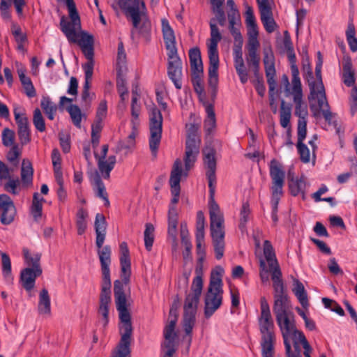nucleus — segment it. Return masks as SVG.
<instances>
[{"label":"nucleus","instance_id":"obj_1","mask_svg":"<svg viewBox=\"0 0 357 357\" xmlns=\"http://www.w3.org/2000/svg\"><path fill=\"white\" fill-rule=\"evenodd\" d=\"M131 267L121 266V280L114 282V295L116 310L119 312L120 324L119 326L121 339L115 349L112 352V357H130V345L132 340V326L131 314L124 291V285L130 282Z\"/></svg>","mask_w":357,"mask_h":357},{"label":"nucleus","instance_id":"obj_2","mask_svg":"<svg viewBox=\"0 0 357 357\" xmlns=\"http://www.w3.org/2000/svg\"><path fill=\"white\" fill-rule=\"evenodd\" d=\"M206 255H198L197 265L195 268L196 276L194 278L191 292L186 294L183 305V328L186 335H191L196 321L198 303L203 289L202 264Z\"/></svg>","mask_w":357,"mask_h":357},{"label":"nucleus","instance_id":"obj_3","mask_svg":"<svg viewBox=\"0 0 357 357\" xmlns=\"http://www.w3.org/2000/svg\"><path fill=\"white\" fill-rule=\"evenodd\" d=\"M162 32L165 48L167 51V75L177 89L182 87V61L178 54L176 37L168 20L162 19Z\"/></svg>","mask_w":357,"mask_h":357},{"label":"nucleus","instance_id":"obj_4","mask_svg":"<svg viewBox=\"0 0 357 357\" xmlns=\"http://www.w3.org/2000/svg\"><path fill=\"white\" fill-rule=\"evenodd\" d=\"M260 316L258 318L261 333V352L262 357H274L276 335L275 324L269 304L264 296L260 298Z\"/></svg>","mask_w":357,"mask_h":357},{"label":"nucleus","instance_id":"obj_5","mask_svg":"<svg viewBox=\"0 0 357 357\" xmlns=\"http://www.w3.org/2000/svg\"><path fill=\"white\" fill-rule=\"evenodd\" d=\"M181 176H183L182 162L180 159L177 158L174 162L169 178L171 192L173 197L171 200L172 205L169 206L168 211L167 228L168 236L172 238V245L175 248L177 246V226L178 215L174 205L176 204L179 200Z\"/></svg>","mask_w":357,"mask_h":357},{"label":"nucleus","instance_id":"obj_6","mask_svg":"<svg viewBox=\"0 0 357 357\" xmlns=\"http://www.w3.org/2000/svg\"><path fill=\"white\" fill-rule=\"evenodd\" d=\"M107 227V222L105 215L102 213H97L94 222V229L96 234V245L98 248V255L101 266V284H112L109 269L112 255L111 247L108 245L102 246L106 236Z\"/></svg>","mask_w":357,"mask_h":357},{"label":"nucleus","instance_id":"obj_7","mask_svg":"<svg viewBox=\"0 0 357 357\" xmlns=\"http://www.w3.org/2000/svg\"><path fill=\"white\" fill-rule=\"evenodd\" d=\"M215 192H209L210 230L215 258L220 260L225 252V227L224 218L220 207L214 199Z\"/></svg>","mask_w":357,"mask_h":357},{"label":"nucleus","instance_id":"obj_8","mask_svg":"<svg viewBox=\"0 0 357 357\" xmlns=\"http://www.w3.org/2000/svg\"><path fill=\"white\" fill-rule=\"evenodd\" d=\"M119 8L124 12L127 17H130L132 26L139 29L141 34L146 41L151 40V25L149 20L142 21V17L146 15V8L143 0H119L117 3Z\"/></svg>","mask_w":357,"mask_h":357},{"label":"nucleus","instance_id":"obj_9","mask_svg":"<svg viewBox=\"0 0 357 357\" xmlns=\"http://www.w3.org/2000/svg\"><path fill=\"white\" fill-rule=\"evenodd\" d=\"M61 31L66 35L68 41L72 43H78L82 52L87 59V61H94V37L86 31H81L80 40H77L76 29H80L78 25L66 20L65 16H62L60 21Z\"/></svg>","mask_w":357,"mask_h":357},{"label":"nucleus","instance_id":"obj_10","mask_svg":"<svg viewBox=\"0 0 357 357\" xmlns=\"http://www.w3.org/2000/svg\"><path fill=\"white\" fill-rule=\"evenodd\" d=\"M61 31L66 35L68 41L72 43H78L82 52L87 59V61H94V37L86 31H81L80 40H77L76 29H80L78 25L66 20L65 16H62L60 21Z\"/></svg>","mask_w":357,"mask_h":357},{"label":"nucleus","instance_id":"obj_11","mask_svg":"<svg viewBox=\"0 0 357 357\" xmlns=\"http://www.w3.org/2000/svg\"><path fill=\"white\" fill-rule=\"evenodd\" d=\"M219 271L212 272L207 292L204 297V317L210 318L222 303V274L224 270L218 267Z\"/></svg>","mask_w":357,"mask_h":357},{"label":"nucleus","instance_id":"obj_12","mask_svg":"<svg viewBox=\"0 0 357 357\" xmlns=\"http://www.w3.org/2000/svg\"><path fill=\"white\" fill-rule=\"evenodd\" d=\"M277 324L281 331L285 349H290V337L296 335L302 341L305 339L304 333L297 329L294 314L290 310L274 313Z\"/></svg>","mask_w":357,"mask_h":357},{"label":"nucleus","instance_id":"obj_13","mask_svg":"<svg viewBox=\"0 0 357 357\" xmlns=\"http://www.w3.org/2000/svg\"><path fill=\"white\" fill-rule=\"evenodd\" d=\"M269 174L272 180L271 190V213H278V204L283 195L285 172L282 165L275 159H273L269 165Z\"/></svg>","mask_w":357,"mask_h":357},{"label":"nucleus","instance_id":"obj_14","mask_svg":"<svg viewBox=\"0 0 357 357\" xmlns=\"http://www.w3.org/2000/svg\"><path fill=\"white\" fill-rule=\"evenodd\" d=\"M202 140L199 135H187L185 140V151L183 158L185 170L183 176H188V171L194 166L199 154Z\"/></svg>","mask_w":357,"mask_h":357},{"label":"nucleus","instance_id":"obj_15","mask_svg":"<svg viewBox=\"0 0 357 357\" xmlns=\"http://www.w3.org/2000/svg\"><path fill=\"white\" fill-rule=\"evenodd\" d=\"M323 65V57L320 51L317 53V61L315 66V76L319 89L317 90V96L319 95L320 98H318V106L314 104H310V109L313 112V115L317 116L321 112V107L324 105V100H326V96L325 92L324 85L322 81L321 68Z\"/></svg>","mask_w":357,"mask_h":357},{"label":"nucleus","instance_id":"obj_16","mask_svg":"<svg viewBox=\"0 0 357 357\" xmlns=\"http://www.w3.org/2000/svg\"><path fill=\"white\" fill-rule=\"evenodd\" d=\"M108 150V144H103L100 154H98L95 150L93 153L94 157L97 160L98 169L105 179L109 178L110 172L114 169L116 162L115 155H109L108 158L106 159Z\"/></svg>","mask_w":357,"mask_h":357},{"label":"nucleus","instance_id":"obj_17","mask_svg":"<svg viewBox=\"0 0 357 357\" xmlns=\"http://www.w3.org/2000/svg\"><path fill=\"white\" fill-rule=\"evenodd\" d=\"M111 287L112 284H101L98 314L102 316L100 322L104 328L107 327L109 323V305L112 301Z\"/></svg>","mask_w":357,"mask_h":357},{"label":"nucleus","instance_id":"obj_18","mask_svg":"<svg viewBox=\"0 0 357 357\" xmlns=\"http://www.w3.org/2000/svg\"><path fill=\"white\" fill-rule=\"evenodd\" d=\"M215 151L211 149L204 153V163L206 168V175L208 181L209 192H215V184L216 183V160Z\"/></svg>","mask_w":357,"mask_h":357},{"label":"nucleus","instance_id":"obj_19","mask_svg":"<svg viewBox=\"0 0 357 357\" xmlns=\"http://www.w3.org/2000/svg\"><path fill=\"white\" fill-rule=\"evenodd\" d=\"M1 222L4 225L11 224L16 214V208L11 198L6 194L0 195Z\"/></svg>","mask_w":357,"mask_h":357},{"label":"nucleus","instance_id":"obj_20","mask_svg":"<svg viewBox=\"0 0 357 357\" xmlns=\"http://www.w3.org/2000/svg\"><path fill=\"white\" fill-rule=\"evenodd\" d=\"M263 62L267 82H276V70L275 67V56L271 45L263 50Z\"/></svg>","mask_w":357,"mask_h":357},{"label":"nucleus","instance_id":"obj_21","mask_svg":"<svg viewBox=\"0 0 357 357\" xmlns=\"http://www.w3.org/2000/svg\"><path fill=\"white\" fill-rule=\"evenodd\" d=\"M42 269H33L27 267L22 270L20 281L23 288L31 291L35 287L36 279L42 275Z\"/></svg>","mask_w":357,"mask_h":357},{"label":"nucleus","instance_id":"obj_22","mask_svg":"<svg viewBox=\"0 0 357 357\" xmlns=\"http://www.w3.org/2000/svg\"><path fill=\"white\" fill-rule=\"evenodd\" d=\"M42 269H33L27 267L22 270L20 281L23 288L31 291L35 287L36 279L42 275Z\"/></svg>","mask_w":357,"mask_h":357},{"label":"nucleus","instance_id":"obj_23","mask_svg":"<svg viewBox=\"0 0 357 357\" xmlns=\"http://www.w3.org/2000/svg\"><path fill=\"white\" fill-rule=\"evenodd\" d=\"M343 82L347 86H352L355 84V72L353 70V64L351 57L349 54L343 56Z\"/></svg>","mask_w":357,"mask_h":357},{"label":"nucleus","instance_id":"obj_24","mask_svg":"<svg viewBox=\"0 0 357 357\" xmlns=\"http://www.w3.org/2000/svg\"><path fill=\"white\" fill-rule=\"evenodd\" d=\"M303 71V77L304 80L307 83L310 89V94L308 96L309 101L313 100L317 96L316 89V82L314 80V75L311 64H303L301 67Z\"/></svg>","mask_w":357,"mask_h":357},{"label":"nucleus","instance_id":"obj_25","mask_svg":"<svg viewBox=\"0 0 357 357\" xmlns=\"http://www.w3.org/2000/svg\"><path fill=\"white\" fill-rule=\"evenodd\" d=\"M215 18H211L209 23L211 38L210 43L208 45V53H218V43L222 40V35L215 24Z\"/></svg>","mask_w":357,"mask_h":357},{"label":"nucleus","instance_id":"obj_26","mask_svg":"<svg viewBox=\"0 0 357 357\" xmlns=\"http://www.w3.org/2000/svg\"><path fill=\"white\" fill-rule=\"evenodd\" d=\"M169 328L168 330H166L165 337H164L165 340L161 343V349L165 350L163 357H172L178 347V339L170 337L172 325Z\"/></svg>","mask_w":357,"mask_h":357},{"label":"nucleus","instance_id":"obj_27","mask_svg":"<svg viewBox=\"0 0 357 357\" xmlns=\"http://www.w3.org/2000/svg\"><path fill=\"white\" fill-rule=\"evenodd\" d=\"M149 129L150 134H162V116L155 106L151 110Z\"/></svg>","mask_w":357,"mask_h":357},{"label":"nucleus","instance_id":"obj_28","mask_svg":"<svg viewBox=\"0 0 357 357\" xmlns=\"http://www.w3.org/2000/svg\"><path fill=\"white\" fill-rule=\"evenodd\" d=\"M292 291L298 298L301 305L304 307L309 305L307 294L303 284L298 279H293V288Z\"/></svg>","mask_w":357,"mask_h":357},{"label":"nucleus","instance_id":"obj_29","mask_svg":"<svg viewBox=\"0 0 357 357\" xmlns=\"http://www.w3.org/2000/svg\"><path fill=\"white\" fill-rule=\"evenodd\" d=\"M94 185L96 196L102 199L104 201V205L106 207H109L110 202L108 198V194L106 191L105 185L98 172H96L94 177Z\"/></svg>","mask_w":357,"mask_h":357},{"label":"nucleus","instance_id":"obj_30","mask_svg":"<svg viewBox=\"0 0 357 357\" xmlns=\"http://www.w3.org/2000/svg\"><path fill=\"white\" fill-rule=\"evenodd\" d=\"M45 202V199L40 197L38 192L33 193L31 206V213L36 222H38L42 217L43 202Z\"/></svg>","mask_w":357,"mask_h":357},{"label":"nucleus","instance_id":"obj_31","mask_svg":"<svg viewBox=\"0 0 357 357\" xmlns=\"http://www.w3.org/2000/svg\"><path fill=\"white\" fill-rule=\"evenodd\" d=\"M38 310L42 314H50L51 312L50 297L46 289H43L40 292Z\"/></svg>","mask_w":357,"mask_h":357},{"label":"nucleus","instance_id":"obj_32","mask_svg":"<svg viewBox=\"0 0 357 357\" xmlns=\"http://www.w3.org/2000/svg\"><path fill=\"white\" fill-rule=\"evenodd\" d=\"M14 116L17 126V134H30L29 120L26 114H21L15 109Z\"/></svg>","mask_w":357,"mask_h":357},{"label":"nucleus","instance_id":"obj_33","mask_svg":"<svg viewBox=\"0 0 357 357\" xmlns=\"http://www.w3.org/2000/svg\"><path fill=\"white\" fill-rule=\"evenodd\" d=\"M180 236L181 239V243L185 247V251L183 252V257L185 258L188 256L191 252L192 249V243L190 241V238L187 227V224L185 222H181L180 225Z\"/></svg>","mask_w":357,"mask_h":357},{"label":"nucleus","instance_id":"obj_34","mask_svg":"<svg viewBox=\"0 0 357 357\" xmlns=\"http://www.w3.org/2000/svg\"><path fill=\"white\" fill-rule=\"evenodd\" d=\"M225 0H210L213 12L216 14L215 20L218 24L223 26L226 22V16L222 6Z\"/></svg>","mask_w":357,"mask_h":357},{"label":"nucleus","instance_id":"obj_35","mask_svg":"<svg viewBox=\"0 0 357 357\" xmlns=\"http://www.w3.org/2000/svg\"><path fill=\"white\" fill-rule=\"evenodd\" d=\"M290 301L287 294L274 295L273 313L289 310Z\"/></svg>","mask_w":357,"mask_h":357},{"label":"nucleus","instance_id":"obj_36","mask_svg":"<svg viewBox=\"0 0 357 357\" xmlns=\"http://www.w3.org/2000/svg\"><path fill=\"white\" fill-rule=\"evenodd\" d=\"M52 161L54 169V174L55 180L61 181V177H63V172L61 168V158L58 149L54 148L52 151Z\"/></svg>","mask_w":357,"mask_h":357},{"label":"nucleus","instance_id":"obj_37","mask_svg":"<svg viewBox=\"0 0 357 357\" xmlns=\"http://www.w3.org/2000/svg\"><path fill=\"white\" fill-rule=\"evenodd\" d=\"M305 185V181L303 177L300 178L292 177L289 179V188L292 196L296 197L300 193H304Z\"/></svg>","mask_w":357,"mask_h":357},{"label":"nucleus","instance_id":"obj_38","mask_svg":"<svg viewBox=\"0 0 357 357\" xmlns=\"http://www.w3.org/2000/svg\"><path fill=\"white\" fill-rule=\"evenodd\" d=\"M2 264V275L8 283H11L13 278L11 273V261L10 257L5 252H0Z\"/></svg>","mask_w":357,"mask_h":357},{"label":"nucleus","instance_id":"obj_39","mask_svg":"<svg viewBox=\"0 0 357 357\" xmlns=\"http://www.w3.org/2000/svg\"><path fill=\"white\" fill-rule=\"evenodd\" d=\"M33 169L29 161L23 160L21 169V179L24 185H31L33 182Z\"/></svg>","mask_w":357,"mask_h":357},{"label":"nucleus","instance_id":"obj_40","mask_svg":"<svg viewBox=\"0 0 357 357\" xmlns=\"http://www.w3.org/2000/svg\"><path fill=\"white\" fill-rule=\"evenodd\" d=\"M326 101V106L328 107L326 110H322V114L324 115V117L326 120V121L328 123V126H333L334 129L335 130L336 134H340L341 126L337 121V114L332 113L329 110V105L327 102V100Z\"/></svg>","mask_w":357,"mask_h":357},{"label":"nucleus","instance_id":"obj_41","mask_svg":"<svg viewBox=\"0 0 357 357\" xmlns=\"http://www.w3.org/2000/svg\"><path fill=\"white\" fill-rule=\"evenodd\" d=\"M40 106L50 120H53L56 112V105L54 104L50 97L43 96L40 101Z\"/></svg>","mask_w":357,"mask_h":357},{"label":"nucleus","instance_id":"obj_42","mask_svg":"<svg viewBox=\"0 0 357 357\" xmlns=\"http://www.w3.org/2000/svg\"><path fill=\"white\" fill-rule=\"evenodd\" d=\"M190 68H204L199 47H195L189 50Z\"/></svg>","mask_w":357,"mask_h":357},{"label":"nucleus","instance_id":"obj_43","mask_svg":"<svg viewBox=\"0 0 357 357\" xmlns=\"http://www.w3.org/2000/svg\"><path fill=\"white\" fill-rule=\"evenodd\" d=\"M297 149L300 155L301 160L304 163H307L310 159V150L307 145L303 143L307 135H298Z\"/></svg>","mask_w":357,"mask_h":357},{"label":"nucleus","instance_id":"obj_44","mask_svg":"<svg viewBox=\"0 0 357 357\" xmlns=\"http://www.w3.org/2000/svg\"><path fill=\"white\" fill-rule=\"evenodd\" d=\"M234 67L241 82L244 84L248 80V74L243 57L234 58Z\"/></svg>","mask_w":357,"mask_h":357},{"label":"nucleus","instance_id":"obj_45","mask_svg":"<svg viewBox=\"0 0 357 357\" xmlns=\"http://www.w3.org/2000/svg\"><path fill=\"white\" fill-rule=\"evenodd\" d=\"M126 68L122 65L118 64L116 67V89L118 91L128 90L127 82L126 77Z\"/></svg>","mask_w":357,"mask_h":357},{"label":"nucleus","instance_id":"obj_46","mask_svg":"<svg viewBox=\"0 0 357 357\" xmlns=\"http://www.w3.org/2000/svg\"><path fill=\"white\" fill-rule=\"evenodd\" d=\"M263 251L265 259L267 261L269 266H273L274 264H277V262L278 261L276 258L274 248L270 241H264Z\"/></svg>","mask_w":357,"mask_h":357},{"label":"nucleus","instance_id":"obj_47","mask_svg":"<svg viewBox=\"0 0 357 357\" xmlns=\"http://www.w3.org/2000/svg\"><path fill=\"white\" fill-rule=\"evenodd\" d=\"M260 17L266 31L268 33H273L278 27V24L273 16V12L270 11L267 13L260 14Z\"/></svg>","mask_w":357,"mask_h":357},{"label":"nucleus","instance_id":"obj_48","mask_svg":"<svg viewBox=\"0 0 357 357\" xmlns=\"http://www.w3.org/2000/svg\"><path fill=\"white\" fill-rule=\"evenodd\" d=\"M23 255H24V257L26 261V263L29 266H32V267H30L31 268L42 269L40 264V257H41L40 253H36L33 255H31L27 248H23Z\"/></svg>","mask_w":357,"mask_h":357},{"label":"nucleus","instance_id":"obj_49","mask_svg":"<svg viewBox=\"0 0 357 357\" xmlns=\"http://www.w3.org/2000/svg\"><path fill=\"white\" fill-rule=\"evenodd\" d=\"M87 216L88 213L86 210H84L83 208H80L78 209L77 213L76 220V227L77 229L78 235H82L86 231L87 224L85 219Z\"/></svg>","mask_w":357,"mask_h":357},{"label":"nucleus","instance_id":"obj_50","mask_svg":"<svg viewBox=\"0 0 357 357\" xmlns=\"http://www.w3.org/2000/svg\"><path fill=\"white\" fill-rule=\"evenodd\" d=\"M209 66L208 70V77L218 76V68L220 64L219 53H208Z\"/></svg>","mask_w":357,"mask_h":357},{"label":"nucleus","instance_id":"obj_51","mask_svg":"<svg viewBox=\"0 0 357 357\" xmlns=\"http://www.w3.org/2000/svg\"><path fill=\"white\" fill-rule=\"evenodd\" d=\"M66 110L69 113L73 124L77 127H80L82 113L79 107L77 105L70 104Z\"/></svg>","mask_w":357,"mask_h":357},{"label":"nucleus","instance_id":"obj_52","mask_svg":"<svg viewBox=\"0 0 357 357\" xmlns=\"http://www.w3.org/2000/svg\"><path fill=\"white\" fill-rule=\"evenodd\" d=\"M268 84V98L270 107L273 113L275 114L278 112V105L275 102V94H278L280 91L277 89V82H267Z\"/></svg>","mask_w":357,"mask_h":357},{"label":"nucleus","instance_id":"obj_53","mask_svg":"<svg viewBox=\"0 0 357 357\" xmlns=\"http://www.w3.org/2000/svg\"><path fill=\"white\" fill-rule=\"evenodd\" d=\"M154 227L151 223H146L144 232V245L148 251H151L154 241Z\"/></svg>","mask_w":357,"mask_h":357},{"label":"nucleus","instance_id":"obj_54","mask_svg":"<svg viewBox=\"0 0 357 357\" xmlns=\"http://www.w3.org/2000/svg\"><path fill=\"white\" fill-rule=\"evenodd\" d=\"M346 37L347 43L349 45L351 52H355L357 51V38L356 37L355 26L353 23L348 24L346 31Z\"/></svg>","mask_w":357,"mask_h":357},{"label":"nucleus","instance_id":"obj_55","mask_svg":"<svg viewBox=\"0 0 357 357\" xmlns=\"http://www.w3.org/2000/svg\"><path fill=\"white\" fill-rule=\"evenodd\" d=\"M178 310H169V318H171V320L169 321V323L165 326L164 331H163V336L165 337V332L166 330H168L170 328L169 327L172 325V331H171L170 333V337L172 338H176L178 339L177 333L175 331L176 324L178 321Z\"/></svg>","mask_w":357,"mask_h":357},{"label":"nucleus","instance_id":"obj_56","mask_svg":"<svg viewBox=\"0 0 357 357\" xmlns=\"http://www.w3.org/2000/svg\"><path fill=\"white\" fill-rule=\"evenodd\" d=\"M33 123L38 132H43L45 131V119L38 108H36L33 111Z\"/></svg>","mask_w":357,"mask_h":357},{"label":"nucleus","instance_id":"obj_57","mask_svg":"<svg viewBox=\"0 0 357 357\" xmlns=\"http://www.w3.org/2000/svg\"><path fill=\"white\" fill-rule=\"evenodd\" d=\"M290 339H291L293 341L294 351H292L291 345L290 344V349L289 351L287 350V349H285L287 357H302L301 349L300 347L301 344L302 345V342L298 339V337L296 335L291 336Z\"/></svg>","mask_w":357,"mask_h":357},{"label":"nucleus","instance_id":"obj_58","mask_svg":"<svg viewBox=\"0 0 357 357\" xmlns=\"http://www.w3.org/2000/svg\"><path fill=\"white\" fill-rule=\"evenodd\" d=\"M205 218L204 213L199 211L196 218V238H204Z\"/></svg>","mask_w":357,"mask_h":357},{"label":"nucleus","instance_id":"obj_59","mask_svg":"<svg viewBox=\"0 0 357 357\" xmlns=\"http://www.w3.org/2000/svg\"><path fill=\"white\" fill-rule=\"evenodd\" d=\"M135 135H128L127 141H120L116 147V153H119L125 151V153L127 154L128 151L134 146Z\"/></svg>","mask_w":357,"mask_h":357},{"label":"nucleus","instance_id":"obj_60","mask_svg":"<svg viewBox=\"0 0 357 357\" xmlns=\"http://www.w3.org/2000/svg\"><path fill=\"white\" fill-rule=\"evenodd\" d=\"M259 45L260 44L257 39V36H250V37H249L247 45L249 57H255V56H259L257 54V49Z\"/></svg>","mask_w":357,"mask_h":357},{"label":"nucleus","instance_id":"obj_61","mask_svg":"<svg viewBox=\"0 0 357 357\" xmlns=\"http://www.w3.org/2000/svg\"><path fill=\"white\" fill-rule=\"evenodd\" d=\"M12 34L14 36L17 43H24L27 41V36L22 32L20 25L15 22H13L11 25Z\"/></svg>","mask_w":357,"mask_h":357},{"label":"nucleus","instance_id":"obj_62","mask_svg":"<svg viewBox=\"0 0 357 357\" xmlns=\"http://www.w3.org/2000/svg\"><path fill=\"white\" fill-rule=\"evenodd\" d=\"M21 151L19 148V145H15L8 151L6 158L14 165H17L19 163V157Z\"/></svg>","mask_w":357,"mask_h":357},{"label":"nucleus","instance_id":"obj_63","mask_svg":"<svg viewBox=\"0 0 357 357\" xmlns=\"http://www.w3.org/2000/svg\"><path fill=\"white\" fill-rule=\"evenodd\" d=\"M162 135H150L149 140V148L151 152L152 156L155 158L158 154V150L161 142Z\"/></svg>","mask_w":357,"mask_h":357},{"label":"nucleus","instance_id":"obj_64","mask_svg":"<svg viewBox=\"0 0 357 357\" xmlns=\"http://www.w3.org/2000/svg\"><path fill=\"white\" fill-rule=\"evenodd\" d=\"M8 181L3 185L4 190L10 192L13 195H18L19 191L17 190V187L20 185V180L18 178H8Z\"/></svg>","mask_w":357,"mask_h":357}]
</instances>
